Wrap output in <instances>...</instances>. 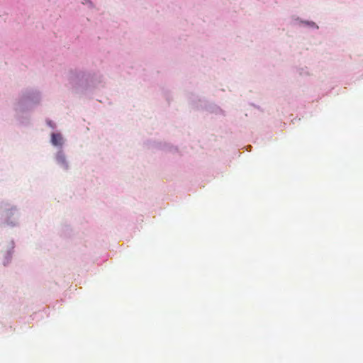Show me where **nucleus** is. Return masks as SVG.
<instances>
[{
  "label": "nucleus",
  "mask_w": 363,
  "mask_h": 363,
  "mask_svg": "<svg viewBox=\"0 0 363 363\" xmlns=\"http://www.w3.org/2000/svg\"><path fill=\"white\" fill-rule=\"evenodd\" d=\"M6 212L7 223L9 225L15 226L19 223L20 213L16 206L9 205L5 201H0V213Z\"/></svg>",
  "instance_id": "obj_1"
},
{
  "label": "nucleus",
  "mask_w": 363,
  "mask_h": 363,
  "mask_svg": "<svg viewBox=\"0 0 363 363\" xmlns=\"http://www.w3.org/2000/svg\"><path fill=\"white\" fill-rule=\"evenodd\" d=\"M14 252L15 245L11 242L3 252L1 262L4 266H8L11 263Z\"/></svg>",
  "instance_id": "obj_2"
},
{
  "label": "nucleus",
  "mask_w": 363,
  "mask_h": 363,
  "mask_svg": "<svg viewBox=\"0 0 363 363\" xmlns=\"http://www.w3.org/2000/svg\"><path fill=\"white\" fill-rule=\"evenodd\" d=\"M50 143L55 147H62L65 143V140L60 133H52L51 134Z\"/></svg>",
  "instance_id": "obj_3"
},
{
  "label": "nucleus",
  "mask_w": 363,
  "mask_h": 363,
  "mask_svg": "<svg viewBox=\"0 0 363 363\" xmlns=\"http://www.w3.org/2000/svg\"><path fill=\"white\" fill-rule=\"evenodd\" d=\"M30 98L34 103H38L42 99V94L38 91H33L30 94Z\"/></svg>",
  "instance_id": "obj_4"
},
{
  "label": "nucleus",
  "mask_w": 363,
  "mask_h": 363,
  "mask_svg": "<svg viewBox=\"0 0 363 363\" xmlns=\"http://www.w3.org/2000/svg\"><path fill=\"white\" fill-rule=\"evenodd\" d=\"M57 157H58L59 161L62 162V163L65 162V157L63 155H59Z\"/></svg>",
  "instance_id": "obj_5"
}]
</instances>
